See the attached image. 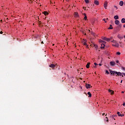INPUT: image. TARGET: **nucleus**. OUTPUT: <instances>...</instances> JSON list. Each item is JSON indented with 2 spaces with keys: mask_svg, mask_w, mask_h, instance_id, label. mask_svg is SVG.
Instances as JSON below:
<instances>
[{
  "mask_svg": "<svg viewBox=\"0 0 125 125\" xmlns=\"http://www.w3.org/2000/svg\"><path fill=\"white\" fill-rule=\"evenodd\" d=\"M109 73H110V75H113V76H114L115 74H116V75H117V76L124 77V75H123L122 73L120 72H117L116 71L111 70L110 69H109Z\"/></svg>",
  "mask_w": 125,
  "mask_h": 125,
  "instance_id": "nucleus-1",
  "label": "nucleus"
},
{
  "mask_svg": "<svg viewBox=\"0 0 125 125\" xmlns=\"http://www.w3.org/2000/svg\"><path fill=\"white\" fill-rule=\"evenodd\" d=\"M99 42H103L102 44H101V48H104L105 47V43L106 42L105 41H102V40H100L99 41Z\"/></svg>",
  "mask_w": 125,
  "mask_h": 125,
  "instance_id": "nucleus-2",
  "label": "nucleus"
},
{
  "mask_svg": "<svg viewBox=\"0 0 125 125\" xmlns=\"http://www.w3.org/2000/svg\"><path fill=\"white\" fill-rule=\"evenodd\" d=\"M110 64L111 66H115L116 65V63L114 61L110 62Z\"/></svg>",
  "mask_w": 125,
  "mask_h": 125,
  "instance_id": "nucleus-3",
  "label": "nucleus"
},
{
  "mask_svg": "<svg viewBox=\"0 0 125 125\" xmlns=\"http://www.w3.org/2000/svg\"><path fill=\"white\" fill-rule=\"evenodd\" d=\"M49 67H50V68H52V69H54V68H55V64H51L49 65Z\"/></svg>",
  "mask_w": 125,
  "mask_h": 125,
  "instance_id": "nucleus-4",
  "label": "nucleus"
},
{
  "mask_svg": "<svg viewBox=\"0 0 125 125\" xmlns=\"http://www.w3.org/2000/svg\"><path fill=\"white\" fill-rule=\"evenodd\" d=\"M117 115L119 117H124L125 116V114H122L120 112H117Z\"/></svg>",
  "mask_w": 125,
  "mask_h": 125,
  "instance_id": "nucleus-5",
  "label": "nucleus"
},
{
  "mask_svg": "<svg viewBox=\"0 0 125 125\" xmlns=\"http://www.w3.org/2000/svg\"><path fill=\"white\" fill-rule=\"evenodd\" d=\"M108 5V2H105L104 5V8H105V9H107V6Z\"/></svg>",
  "mask_w": 125,
  "mask_h": 125,
  "instance_id": "nucleus-6",
  "label": "nucleus"
},
{
  "mask_svg": "<svg viewBox=\"0 0 125 125\" xmlns=\"http://www.w3.org/2000/svg\"><path fill=\"white\" fill-rule=\"evenodd\" d=\"M91 85L89 84L86 83L85 84V87L87 89L90 88Z\"/></svg>",
  "mask_w": 125,
  "mask_h": 125,
  "instance_id": "nucleus-7",
  "label": "nucleus"
},
{
  "mask_svg": "<svg viewBox=\"0 0 125 125\" xmlns=\"http://www.w3.org/2000/svg\"><path fill=\"white\" fill-rule=\"evenodd\" d=\"M94 3L96 5H99V1H98L97 0H95Z\"/></svg>",
  "mask_w": 125,
  "mask_h": 125,
  "instance_id": "nucleus-8",
  "label": "nucleus"
},
{
  "mask_svg": "<svg viewBox=\"0 0 125 125\" xmlns=\"http://www.w3.org/2000/svg\"><path fill=\"white\" fill-rule=\"evenodd\" d=\"M115 24H116V25H119L120 24V21L119 20H116L115 21Z\"/></svg>",
  "mask_w": 125,
  "mask_h": 125,
  "instance_id": "nucleus-9",
  "label": "nucleus"
},
{
  "mask_svg": "<svg viewBox=\"0 0 125 125\" xmlns=\"http://www.w3.org/2000/svg\"><path fill=\"white\" fill-rule=\"evenodd\" d=\"M119 25L116 27L117 29H118V30H120V29H121V28H122V24H118Z\"/></svg>",
  "mask_w": 125,
  "mask_h": 125,
  "instance_id": "nucleus-10",
  "label": "nucleus"
},
{
  "mask_svg": "<svg viewBox=\"0 0 125 125\" xmlns=\"http://www.w3.org/2000/svg\"><path fill=\"white\" fill-rule=\"evenodd\" d=\"M112 46H115V47H119V45L118 43H116V44H112Z\"/></svg>",
  "mask_w": 125,
  "mask_h": 125,
  "instance_id": "nucleus-11",
  "label": "nucleus"
},
{
  "mask_svg": "<svg viewBox=\"0 0 125 125\" xmlns=\"http://www.w3.org/2000/svg\"><path fill=\"white\" fill-rule=\"evenodd\" d=\"M119 4H120V6H123V5H124V1H120L119 2Z\"/></svg>",
  "mask_w": 125,
  "mask_h": 125,
  "instance_id": "nucleus-12",
  "label": "nucleus"
},
{
  "mask_svg": "<svg viewBox=\"0 0 125 125\" xmlns=\"http://www.w3.org/2000/svg\"><path fill=\"white\" fill-rule=\"evenodd\" d=\"M108 92H109V93H110V94L113 95L114 94V91L112 90H108Z\"/></svg>",
  "mask_w": 125,
  "mask_h": 125,
  "instance_id": "nucleus-13",
  "label": "nucleus"
},
{
  "mask_svg": "<svg viewBox=\"0 0 125 125\" xmlns=\"http://www.w3.org/2000/svg\"><path fill=\"white\" fill-rule=\"evenodd\" d=\"M75 17H79V13L78 12L74 13Z\"/></svg>",
  "mask_w": 125,
  "mask_h": 125,
  "instance_id": "nucleus-14",
  "label": "nucleus"
},
{
  "mask_svg": "<svg viewBox=\"0 0 125 125\" xmlns=\"http://www.w3.org/2000/svg\"><path fill=\"white\" fill-rule=\"evenodd\" d=\"M89 65H90V62H88L86 65V67L87 69H88L89 68Z\"/></svg>",
  "mask_w": 125,
  "mask_h": 125,
  "instance_id": "nucleus-15",
  "label": "nucleus"
},
{
  "mask_svg": "<svg viewBox=\"0 0 125 125\" xmlns=\"http://www.w3.org/2000/svg\"><path fill=\"white\" fill-rule=\"evenodd\" d=\"M114 18L115 20H117L118 19H119V16L118 15H116L114 17Z\"/></svg>",
  "mask_w": 125,
  "mask_h": 125,
  "instance_id": "nucleus-16",
  "label": "nucleus"
},
{
  "mask_svg": "<svg viewBox=\"0 0 125 125\" xmlns=\"http://www.w3.org/2000/svg\"><path fill=\"white\" fill-rule=\"evenodd\" d=\"M83 45H85L86 47H88V45H87V44H86V41H84Z\"/></svg>",
  "mask_w": 125,
  "mask_h": 125,
  "instance_id": "nucleus-17",
  "label": "nucleus"
},
{
  "mask_svg": "<svg viewBox=\"0 0 125 125\" xmlns=\"http://www.w3.org/2000/svg\"><path fill=\"white\" fill-rule=\"evenodd\" d=\"M121 22H122V23H125V18H123L121 20Z\"/></svg>",
  "mask_w": 125,
  "mask_h": 125,
  "instance_id": "nucleus-18",
  "label": "nucleus"
},
{
  "mask_svg": "<svg viewBox=\"0 0 125 125\" xmlns=\"http://www.w3.org/2000/svg\"><path fill=\"white\" fill-rule=\"evenodd\" d=\"M43 13L45 16H46V15H48V13L46 11H44Z\"/></svg>",
  "mask_w": 125,
  "mask_h": 125,
  "instance_id": "nucleus-19",
  "label": "nucleus"
},
{
  "mask_svg": "<svg viewBox=\"0 0 125 125\" xmlns=\"http://www.w3.org/2000/svg\"><path fill=\"white\" fill-rule=\"evenodd\" d=\"M108 29V30H112V29H113V27H112V24L110 25V27Z\"/></svg>",
  "mask_w": 125,
  "mask_h": 125,
  "instance_id": "nucleus-20",
  "label": "nucleus"
},
{
  "mask_svg": "<svg viewBox=\"0 0 125 125\" xmlns=\"http://www.w3.org/2000/svg\"><path fill=\"white\" fill-rule=\"evenodd\" d=\"M87 94L88 95V97H91V93H90V92H88L87 93Z\"/></svg>",
  "mask_w": 125,
  "mask_h": 125,
  "instance_id": "nucleus-21",
  "label": "nucleus"
},
{
  "mask_svg": "<svg viewBox=\"0 0 125 125\" xmlns=\"http://www.w3.org/2000/svg\"><path fill=\"white\" fill-rule=\"evenodd\" d=\"M110 118L112 120H116V119L114 118V115H112L110 117Z\"/></svg>",
  "mask_w": 125,
  "mask_h": 125,
  "instance_id": "nucleus-22",
  "label": "nucleus"
},
{
  "mask_svg": "<svg viewBox=\"0 0 125 125\" xmlns=\"http://www.w3.org/2000/svg\"><path fill=\"white\" fill-rule=\"evenodd\" d=\"M94 46L95 47V49L97 50V48H98V46L96 44H94Z\"/></svg>",
  "mask_w": 125,
  "mask_h": 125,
  "instance_id": "nucleus-23",
  "label": "nucleus"
},
{
  "mask_svg": "<svg viewBox=\"0 0 125 125\" xmlns=\"http://www.w3.org/2000/svg\"><path fill=\"white\" fill-rule=\"evenodd\" d=\"M90 33L91 35H92V36H95V33L94 32H93V31H91Z\"/></svg>",
  "mask_w": 125,
  "mask_h": 125,
  "instance_id": "nucleus-24",
  "label": "nucleus"
},
{
  "mask_svg": "<svg viewBox=\"0 0 125 125\" xmlns=\"http://www.w3.org/2000/svg\"><path fill=\"white\" fill-rule=\"evenodd\" d=\"M105 41L106 42H110V41H111V39H109V38H106Z\"/></svg>",
  "mask_w": 125,
  "mask_h": 125,
  "instance_id": "nucleus-25",
  "label": "nucleus"
},
{
  "mask_svg": "<svg viewBox=\"0 0 125 125\" xmlns=\"http://www.w3.org/2000/svg\"><path fill=\"white\" fill-rule=\"evenodd\" d=\"M84 1L86 3H89V1L88 0H84Z\"/></svg>",
  "mask_w": 125,
  "mask_h": 125,
  "instance_id": "nucleus-26",
  "label": "nucleus"
},
{
  "mask_svg": "<svg viewBox=\"0 0 125 125\" xmlns=\"http://www.w3.org/2000/svg\"><path fill=\"white\" fill-rule=\"evenodd\" d=\"M105 73H106V74H107V75H109V74H110V73L109 72V71H108V70H106L105 71Z\"/></svg>",
  "mask_w": 125,
  "mask_h": 125,
  "instance_id": "nucleus-27",
  "label": "nucleus"
},
{
  "mask_svg": "<svg viewBox=\"0 0 125 125\" xmlns=\"http://www.w3.org/2000/svg\"><path fill=\"white\" fill-rule=\"evenodd\" d=\"M116 54H117V55H121V52H117L116 53Z\"/></svg>",
  "mask_w": 125,
  "mask_h": 125,
  "instance_id": "nucleus-28",
  "label": "nucleus"
},
{
  "mask_svg": "<svg viewBox=\"0 0 125 125\" xmlns=\"http://www.w3.org/2000/svg\"><path fill=\"white\" fill-rule=\"evenodd\" d=\"M116 62L117 64H120V62L119 61V60H116Z\"/></svg>",
  "mask_w": 125,
  "mask_h": 125,
  "instance_id": "nucleus-29",
  "label": "nucleus"
},
{
  "mask_svg": "<svg viewBox=\"0 0 125 125\" xmlns=\"http://www.w3.org/2000/svg\"><path fill=\"white\" fill-rule=\"evenodd\" d=\"M82 33H83V35H84L85 36L86 35V33H84V31H82Z\"/></svg>",
  "mask_w": 125,
  "mask_h": 125,
  "instance_id": "nucleus-30",
  "label": "nucleus"
},
{
  "mask_svg": "<svg viewBox=\"0 0 125 125\" xmlns=\"http://www.w3.org/2000/svg\"><path fill=\"white\" fill-rule=\"evenodd\" d=\"M103 20V21H104L105 23H107V21H106V19H104Z\"/></svg>",
  "mask_w": 125,
  "mask_h": 125,
  "instance_id": "nucleus-31",
  "label": "nucleus"
},
{
  "mask_svg": "<svg viewBox=\"0 0 125 125\" xmlns=\"http://www.w3.org/2000/svg\"><path fill=\"white\" fill-rule=\"evenodd\" d=\"M102 39H103L104 41H106V39H107V38H106V37H103Z\"/></svg>",
  "mask_w": 125,
  "mask_h": 125,
  "instance_id": "nucleus-32",
  "label": "nucleus"
},
{
  "mask_svg": "<svg viewBox=\"0 0 125 125\" xmlns=\"http://www.w3.org/2000/svg\"><path fill=\"white\" fill-rule=\"evenodd\" d=\"M84 20H86V19H87V17H86L85 16V17H84Z\"/></svg>",
  "mask_w": 125,
  "mask_h": 125,
  "instance_id": "nucleus-33",
  "label": "nucleus"
},
{
  "mask_svg": "<svg viewBox=\"0 0 125 125\" xmlns=\"http://www.w3.org/2000/svg\"><path fill=\"white\" fill-rule=\"evenodd\" d=\"M114 7H115V8H116V10L118 9V7H117V6L114 5Z\"/></svg>",
  "mask_w": 125,
  "mask_h": 125,
  "instance_id": "nucleus-34",
  "label": "nucleus"
},
{
  "mask_svg": "<svg viewBox=\"0 0 125 125\" xmlns=\"http://www.w3.org/2000/svg\"><path fill=\"white\" fill-rule=\"evenodd\" d=\"M94 65H95V66H97V65H98V64H97V63H96V62H95V63H94Z\"/></svg>",
  "mask_w": 125,
  "mask_h": 125,
  "instance_id": "nucleus-35",
  "label": "nucleus"
},
{
  "mask_svg": "<svg viewBox=\"0 0 125 125\" xmlns=\"http://www.w3.org/2000/svg\"><path fill=\"white\" fill-rule=\"evenodd\" d=\"M83 15H84V17H85V16H86V14L84 13V14H83Z\"/></svg>",
  "mask_w": 125,
  "mask_h": 125,
  "instance_id": "nucleus-36",
  "label": "nucleus"
},
{
  "mask_svg": "<svg viewBox=\"0 0 125 125\" xmlns=\"http://www.w3.org/2000/svg\"><path fill=\"white\" fill-rule=\"evenodd\" d=\"M116 117H118V115H114V118H115Z\"/></svg>",
  "mask_w": 125,
  "mask_h": 125,
  "instance_id": "nucleus-37",
  "label": "nucleus"
},
{
  "mask_svg": "<svg viewBox=\"0 0 125 125\" xmlns=\"http://www.w3.org/2000/svg\"><path fill=\"white\" fill-rule=\"evenodd\" d=\"M114 43L117 44V42L116 41L113 42Z\"/></svg>",
  "mask_w": 125,
  "mask_h": 125,
  "instance_id": "nucleus-38",
  "label": "nucleus"
},
{
  "mask_svg": "<svg viewBox=\"0 0 125 125\" xmlns=\"http://www.w3.org/2000/svg\"><path fill=\"white\" fill-rule=\"evenodd\" d=\"M87 32H88V33H90V30H87Z\"/></svg>",
  "mask_w": 125,
  "mask_h": 125,
  "instance_id": "nucleus-39",
  "label": "nucleus"
},
{
  "mask_svg": "<svg viewBox=\"0 0 125 125\" xmlns=\"http://www.w3.org/2000/svg\"><path fill=\"white\" fill-rule=\"evenodd\" d=\"M3 33V32H2V31H0V34H2Z\"/></svg>",
  "mask_w": 125,
  "mask_h": 125,
  "instance_id": "nucleus-40",
  "label": "nucleus"
},
{
  "mask_svg": "<svg viewBox=\"0 0 125 125\" xmlns=\"http://www.w3.org/2000/svg\"><path fill=\"white\" fill-rule=\"evenodd\" d=\"M106 122H107V123H109V120H108V119H107V120H106Z\"/></svg>",
  "mask_w": 125,
  "mask_h": 125,
  "instance_id": "nucleus-41",
  "label": "nucleus"
},
{
  "mask_svg": "<svg viewBox=\"0 0 125 125\" xmlns=\"http://www.w3.org/2000/svg\"><path fill=\"white\" fill-rule=\"evenodd\" d=\"M123 105V106H125V103H124Z\"/></svg>",
  "mask_w": 125,
  "mask_h": 125,
  "instance_id": "nucleus-42",
  "label": "nucleus"
},
{
  "mask_svg": "<svg viewBox=\"0 0 125 125\" xmlns=\"http://www.w3.org/2000/svg\"><path fill=\"white\" fill-rule=\"evenodd\" d=\"M99 66H102V64H101V63H99Z\"/></svg>",
  "mask_w": 125,
  "mask_h": 125,
  "instance_id": "nucleus-43",
  "label": "nucleus"
},
{
  "mask_svg": "<svg viewBox=\"0 0 125 125\" xmlns=\"http://www.w3.org/2000/svg\"><path fill=\"white\" fill-rule=\"evenodd\" d=\"M124 28H125V24L123 25Z\"/></svg>",
  "mask_w": 125,
  "mask_h": 125,
  "instance_id": "nucleus-44",
  "label": "nucleus"
},
{
  "mask_svg": "<svg viewBox=\"0 0 125 125\" xmlns=\"http://www.w3.org/2000/svg\"><path fill=\"white\" fill-rule=\"evenodd\" d=\"M33 0H30V1H31V2H33Z\"/></svg>",
  "mask_w": 125,
  "mask_h": 125,
  "instance_id": "nucleus-45",
  "label": "nucleus"
},
{
  "mask_svg": "<svg viewBox=\"0 0 125 125\" xmlns=\"http://www.w3.org/2000/svg\"><path fill=\"white\" fill-rule=\"evenodd\" d=\"M115 42L114 40H113V41H111L112 42Z\"/></svg>",
  "mask_w": 125,
  "mask_h": 125,
  "instance_id": "nucleus-46",
  "label": "nucleus"
},
{
  "mask_svg": "<svg viewBox=\"0 0 125 125\" xmlns=\"http://www.w3.org/2000/svg\"><path fill=\"white\" fill-rule=\"evenodd\" d=\"M123 83V80H121V83Z\"/></svg>",
  "mask_w": 125,
  "mask_h": 125,
  "instance_id": "nucleus-47",
  "label": "nucleus"
},
{
  "mask_svg": "<svg viewBox=\"0 0 125 125\" xmlns=\"http://www.w3.org/2000/svg\"><path fill=\"white\" fill-rule=\"evenodd\" d=\"M122 93H125V92L124 91H122Z\"/></svg>",
  "mask_w": 125,
  "mask_h": 125,
  "instance_id": "nucleus-48",
  "label": "nucleus"
},
{
  "mask_svg": "<svg viewBox=\"0 0 125 125\" xmlns=\"http://www.w3.org/2000/svg\"><path fill=\"white\" fill-rule=\"evenodd\" d=\"M105 115V113H103V116H104Z\"/></svg>",
  "mask_w": 125,
  "mask_h": 125,
  "instance_id": "nucleus-49",
  "label": "nucleus"
},
{
  "mask_svg": "<svg viewBox=\"0 0 125 125\" xmlns=\"http://www.w3.org/2000/svg\"><path fill=\"white\" fill-rule=\"evenodd\" d=\"M105 118L107 119V120H108V117H106Z\"/></svg>",
  "mask_w": 125,
  "mask_h": 125,
  "instance_id": "nucleus-50",
  "label": "nucleus"
},
{
  "mask_svg": "<svg viewBox=\"0 0 125 125\" xmlns=\"http://www.w3.org/2000/svg\"><path fill=\"white\" fill-rule=\"evenodd\" d=\"M41 43H43V42H42Z\"/></svg>",
  "mask_w": 125,
  "mask_h": 125,
  "instance_id": "nucleus-51",
  "label": "nucleus"
},
{
  "mask_svg": "<svg viewBox=\"0 0 125 125\" xmlns=\"http://www.w3.org/2000/svg\"><path fill=\"white\" fill-rule=\"evenodd\" d=\"M94 68H96V66H94Z\"/></svg>",
  "mask_w": 125,
  "mask_h": 125,
  "instance_id": "nucleus-52",
  "label": "nucleus"
},
{
  "mask_svg": "<svg viewBox=\"0 0 125 125\" xmlns=\"http://www.w3.org/2000/svg\"><path fill=\"white\" fill-rule=\"evenodd\" d=\"M108 20V18H106V20Z\"/></svg>",
  "mask_w": 125,
  "mask_h": 125,
  "instance_id": "nucleus-53",
  "label": "nucleus"
},
{
  "mask_svg": "<svg viewBox=\"0 0 125 125\" xmlns=\"http://www.w3.org/2000/svg\"><path fill=\"white\" fill-rule=\"evenodd\" d=\"M120 39H123V38L121 37V38H120Z\"/></svg>",
  "mask_w": 125,
  "mask_h": 125,
  "instance_id": "nucleus-54",
  "label": "nucleus"
},
{
  "mask_svg": "<svg viewBox=\"0 0 125 125\" xmlns=\"http://www.w3.org/2000/svg\"><path fill=\"white\" fill-rule=\"evenodd\" d=\"M85 94H86V93H84Z\"/></svg>",
  "mask_w": 125,
  "mask_h": 125,
  "instance_id": "nucleus-55",
  "label": "nucleus"
},
{
  "mask_svg": "<svg viewBox=\"0 0 125 125\" xmlns=\"http://www.w3.org/2000/svg\"><path fill=\"white\" fill-rule=\"evenodd\" d=\"M105 116H107V114H105Z\"/></svg>",
  "mask_w": 125,
  "mask_h": 125,
  "instance_id": "nucleus-56",
  "label": "nucleus"
},
{
  "mask_svg": "<svg viewBox=\"0 0 125 125\" xmlns=\"http://www.w3.org/2000/svg\"><path fill=\"white\" fill-rule=\"evenodd\" d=\"M53 45H54V44H53Z\"/></svg>",
  "mask_w": 125,
  "mask_h": 125,
  "instance_id": "nucleus-57",
  "label": "nucleus"
},
{
  "mask_svg": "<svg viewBox=\"0 0 125 125\" xmlns=\"http://www.w3.org/2000/svg\"><path fill=\"white\" fill-rule=\"evenodd\" d=\"M67 1H68V0H66Z\"/></svg>",
  "mask_w": 125,
  "mask_h": 125,
  "instance_id": "nucleus-58",
  "label": "nucleus"
}]
</instances>
